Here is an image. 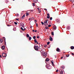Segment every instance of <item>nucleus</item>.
Instances as JSON below:
<instances>
[{"mask_svg": "<svg viewBox=\"0 0 74 74\" xmlns=\"http://www.w3.org/2000/svg\"><path fill=\"white\" fill-rule=\"evenodd\" d=\"M21 25L22 26H24V24L23 23H22V24H21Z\"/></svg>", "mask_w": 74, "mask_h": 74, "instance_id": "c9c22d12", "label": "nucleus"}, {"mask_svg": "<svg viewBox=\"0 0 74 74\" xmlns=\"http://www.w3.org/2000/svg\"><path fill=\"white\" fill-rule=\"evenodd\" d=\"M41 23L42 24V25H44V23H43V22L41 21Z\"/></svg>", "mask_w": 74, "mask_h": 74, "instance_id": "393cba45", "label": "nucleus"}, {"mask_svg": "<svg viewBox=\"0 0 74 74\" xmlns=\"http://www.w3.org/2000/svg\"><path fill=\"white\" fill-rule=\"evenodd\" d=\"M63 58V56L61 57V59H62Z\"/></svg>", "mask_w": 74, "mask_h": 74, "instance_id": "37998d69", "label": "nucleus"}, {"mask_svg": "<svg viewBox=\"0 0 74 74\" xmlns=\"http://www.w3.org/2000/svg\"><path fill=\"white\" fill-rule=\"evenodd\" d=\"M17 16H19V14H17Z\"/></svg>", "mask_w": 74, "mask_h": 74, "instance_id": "680f3d73", "label": "nucleus"}, {"mask_svg": "<svg viewBox=\"0 0 74 74\" xmlns=\"http://www.w3.org/2000/svg\"><path fill=\"white\" fill-rule=\"evenodd\" d=\"M43 53V57L45 58H46V57H47V53L46 52H45L44 53Z\"/></svg>", "mask_w": 74, "mask_h": 74, "instance_id": "f03ea898", "label": "nucleus"}, {"mask_svg": "<svg viewBox=\"0 0 74 74\" xmlns=\"http://www.w3.org/2000/svg\"><path fill=\"white\" fill-rule=\"evenodd\" d=\"M0 42H1V43L2 42H3V39L1 38L0 39Z\"/></svg>", "mask_w": 74, "mask_h": 74, "instance_id": "f8f14e48", "label": "nucleus"}, {"mask_svg": "<svg viewBox=\"0 0 74 74\" xmlns=\"http://www.w3.org/2000/svg\"><path fill=\"white\" fill-rule=\"evenodd\" d=\"M56 72H58V71H59V70H56Z\"/></svg>", "mask_w": 74, "mask_h": 74, "instance_id": "c03bdc74", "label": "nucleus"}, {"mask_svg": "<svg viewBox=\"0 0 74 74\" xmlns=\"http://www.w3.org/2000/svg\"><path fill=\"white\" fill-rule=\"evenodd\" d=\"M2 55L3 57H6V56H7V54L5 53H3Z\"/></svg>", "mask_w": 74, "mask_h": 74, "instance_id": "20e7f679", "label": "nucleus"}, {"mask_svg": "<svg viewBox=\"0 0 74 74\" xmlns=\"http://www.w3.org/2000/svg\"><path fill=\"white\" fill-rule=\"evenodd\" d=\"M32 4H33V6H35V4L34 3H33Z\"/></svg>", "mask_w": 74, "mask_h": 74, "instance_id": "e433bc0d", "label": "nucleus"}, {"mask_svg": "<svg viewBox=\"0 0 74 74\" xmlns=\"http://www.w3.org/2000/svg\"><path fill=\"white\" fill-rule=\"evenodd\" d=\"M34 32H37V30H35V31Z\"/></svg>", "mask_w": 74, "mask_h": 74, "instance_id": "13d9d810", "label": "nucleus"}, {"mask_svg": "<svg viewBox=\"0 0 74 74\" xmlns=\"http://www.w3.org/2000/svg\"><path fill=\"white\" fill-rule=\"evenodd\" d=\"M73 2H74V1H73Z\"/></svg>", "mask_w": 74, "mask_h": 74, "instance_id": "774afa93", "label": "nucleus"}, {"mask_svg": "<svg viewBox=\"0 0 74 74\" xmlns=\"http://www.w3.org/2000/svg\"><path fill=\"white\" fill-rule=\"evenodd\" d=\"M15 0H13V1H14Z\"/></svg>", "mask_w": 74, "mask_h": 74, "instance_id": "69168bd1", "label": "nucleus"}, {"mask_svg": "<svg viewBox=\"0 0 74 74\" xmlns=\"http://www.w3.org/2000/svg\"><path fill=\"white\" fill-rule=\"evenodd\" d=\"M69 1H71V0H69Z\"/></svg>", "mask_w": 74, "mask_h": 74, "instance_id": "e2e57ef3", "label": "nucleus"}, {"mask_svg": "<svg viewBox=\"0 0 74 74\" xmlns=\"http://www.w3.org/2000/svg\"><path fill=\"white\" fill-rule=\"evenodd\" d=\"M22 27H24V28L25 27H24V26H23Z\"/></svg>", "mask_w": 74, "mask_h": 74, "instance_id": "052dcab7", "label": "nucleus"}, {"mask_svg": "<svg viewBox=\"0 0 74 74\" xmlns=\"http://www.w3.org/2000/svg\"><path fill=\"white\" fill-rule=\"evenodd\" d=\"M31 27H32V26H31Z\"/></svg>", "mask_w": 74, "mask_h": 74, "instance_id": "0e129e2a", "label": "nucleus"}, {"mask_svg": "<svg viewBox=\"0 0 74 74\" xmlns=\"http://www.w3.org/2000/svg\"><path fill=\"white\" fill-rule=\"evenodd\" d=\"M47 22H48V21H49V20L47 19L46 20Z\"/></svg>", "mask_w": 74, "mask_h": 74, "instance_id": "49530a36", "label": "nucleus"}, {"mask_svg": "<svg viewBox=\"0 0 74 74\" xmlns=\"http://www.w3.org/2000/svg\"><path fill=\"white\" fill-rule=\"evenodd\" d=\"M71 55H74V54L73 53H72Z\"/></svg>", "mask_w": 74, "mask_h": 74, "instance_id": "864d4df0", "label": "nucleus"}, {"mask_svg": "<svg viewBox=\"0 0 74 74\" xmlns=\"http://www.w3.org/2000/svg\"><path fill=\"white\" fill-rule=\"evenodd\" d=\"M37 9L38 10V11H39V10H40V8H38Z\"/></svg>", "mask_w": 74, "mask_h": 74, "instance_id": "3c124183", "label": "nucleus"}, {"mask_svg": "<svg viewBox=\"0 0 74 74\" xmlns=\"http://www.w3.org/2000/svg\"><path fill=\"white\" fill-rule=\"evenodd\" d=\"M29 13H26V16H28V15H29Z\"/></svg>", "mask_w": 74, "mask_h": 74, "instance_id": "4be33fe9", "label": "nucleus"}, {"mask_svg": "<svg viewBox=\"0 0 74 74\" xmlns=\"http://www.w3.org/2000/svg\"><path fill=\"white\" fill-rule=\"evenodd\" d=\"M49 40H50V41H53V39L52 38V37H50L49 38Z\"/></svg>", "mask_w": 74, "mask_h": 74, "instance_id": "6e6552de", "label": "nucleus"}, {"mask_svg": "<svg viewBox=\"0 0 74 74\" xmlns=\"http://www.w3.org/2000/svg\"><path fill=\"white\" fill-rule=\"evenodd\" d=\"M26 37H29V35L28 34H27Z\"/></svg>", "mask_w": 74, "mask_h": 74, "instance_id": "aec40b11", "label": "nucleus"}, {"mask_svg": "<svg viewBox=\"0 0 74 74\" xmlns=\"http://www.w3.org/2000/svg\"><path fill=\"white\" fill-rule=\"evenodd\" d=\"M63 71L62 70H61V72H60V73L61 74H63Z\"/></svg>", "mask_w": 74, "mask_h": 74, "instance_id": "dca6fc26", "label": "nucleus"}, {"mask_svg": "<svg viewBox=\"0 0 74 74\" xmlns=\"http://www.w3.org/2000/svg\"><path fill=\"white\" fill-rule=\"evenodd\" d=\"M61 68L62 69H64L63 66H61Z\"/></svg>", "mask_w": 74, "mask_h": 74, "instance_id": "7c9ffc66", "label": "nucleus"}, {"mask_svg": "<svg viewBox=\"0 0 74 74\" xmlns=\"http://www.w3.org/2000/svg\"><path fill=\"white\" fill-rule=\"evenodd\" d=\"M5 49V46H3L2 47V50H4Z\"/></svg>", "mask_w": 74, "mask_h": 74, "instance_id": "1a4fd4ad", "label": "nucleus"}, {"mask_svg": "<svg viewBox=\"0 0 74 74\" xmlns=\"http://www.w3.org/2000/svg\"><path fill=\"white\" fill-rule=\"evenodd\" d=\"M29 40H32V37H31L30 36L29 37Z\"/></svg>", "mask_w": 74, "mask_h": 74, "instance_id": "6ab92c4d", "label": "nucleus"}, {"mask_svg": "<svg viewBox=\"0 0 74 74\" xmlns=\"http://www.w3.org/2000/svg\"><path fill=\"white\" fill-rule=\"evenodd\" d=\"M45 29H49V28H48V27H45Z\"/></svg>", "mask_w": 74, "mask_h": 74, "instance_id": "bb28decb", "label": "nucleus"}, {"mask_svg": "<svg viewBox=\"0 0 74 74\" xmlns=\"http://www.w3.org/2000/svg\"><path fill=\"white\" fill-rule=\"evenodd\" d=\"M49 43H50L49 42H48L47 43V45H49Z\"/></svg>", "mask_w": 74, "mask_h": 74, "instance_id": "c85d7f7f", "label": "nucleus"}, {"mask_svg": "<svg viewBox=\"0 0 74 74\" xmlns=\"http://www.w3.org/2000/svg\"><path fill=\"white\" fill-rule=\"evenodd\" d=\"M70 48L71 49H74V47L73 46H72Z\"/></svg>", "mask_w": 74, "mask_h": 74, "instance_id": "9b49d317", "label": "nucleus"}, {"mask_svg": "<svg viewBox=\"0 0 74 74\" xmlns=\"http://www.w3.org/2000/svg\"><path fill=\"white\" fill-rule=\"evenodd\" d=\"M51 25H48V27H51Z\"/></svg>", "mask_w": 74, "mask_h": 74, "instance_id": "f704fd0d", "label": "nucleus"}, {"mask_svg": "<svg viewBox=\"0 0 74 74\" xmlns=\"http://www.w3.org/2000/svg\"><path fill=\"white\" fill-rule=\"evenodd\" d=\"M7 25L8 26H11V25Z\"/></svg>", "mask_w": 74, "mask_h": 74, "instance_id": "09e8293b", "label": "nucleus"}, {"mask_svg": "<svg viewBox=\"0 0 74 74\" xmlns=\"http://www.w3.org/2000/svg\"><path fill=\"white\" fill-rule=\"evenodd\" d=\"M54 56H55V58H56V55H55Z\"/></svg>", "mask_w": 74, "mask_h": 74, "instance_id": "8fccbe9b", "label": "nucleus"}, {"mask_svg": "<svg viewBox=\"0 0 74 74\" xmlns=\"http://www.w3.org/2000/svg\"><path fill=\"white\" fill-rule=\"evenodd\" d=\"M34 41L35 43H37V44H38V42H37L36 39H34Z\"/></svg>", "mask_w": 74, "mask_h": 74, "instance_id": "0eeeda50", "label": "nucleus"}, {"mask_svg": "<svg viewBox=\"0 0 74 74\" xmlns=\"http://www.w3.org/2000/svg\"><path fill=\"white\" fill-rule=\"evenodd\" d=\"M21 29L23 31V28H22V27H21Z\"/></svg>", "mask_w": 74, "mask_h": 74, "instance_id": "473e14b6", "label": "nucleus"}, {"mask_svg": "<svg viewBox=\"0 0 74 74\" xmlns=\"http://www.w3.org/2000/svg\"><path fill=\"white\" fill-rule=\"evenodd\" d=\"M38 1H37V0H33L34 2L35 3H37Z\"/></svg>", "mask_w": 74, "mask_h": 74, "instance_id": "2eb2a0df", "label": "nucleus"}, {"mask_svg": "<svg viewBox=\"0 0 74 74\" xmlns=\"http://www.w3.org/2000/svg\"><path fill=\"white\" fill-rule=\"evenodd\" d=\"M49 60L48 58H47L46 59V62H48V61H49Z\"/></svg>", "mask_w": 74, "mask_h": 74, "instance_id": "f3484780", "label": "nucleus"}, {"mask_svg": "<svg viewBox=\"0 0 74 74\" xmlns=\"http://www.w3.org/2000/svg\"><path fill=\"white\" fill-rule=\"evenodd\" d=\"M0 57L1 58V56L0 54Z\"/></svg>", "mask_w": 74, "mask_h": 74, "instance_id": "4d7b16f0", "label": "nucleus"}, {"mask_svg": "<svg viewBox=\"0 0 74 74\" xmlns=\"http://www.w3.org/2000/svg\"><path fill=\"white\" fill-rule=\"evenodd\" d=\"M51 62L52 64V65L53 66H54V65H53V60H52L51 61Z\"/></svg>", "mask_w": 74, "mask_h": 74, "instance_id": "9d476101", "label": "nucleus"}, {"mask_svg": "<svg viewBox=\"0 0 74 74\" xmlns=\"http://www.w3.org/2000/svg\"><path fill=\"white\" fill-rule=\"evenodd\" d=\"M3 40H5V37H3Z\"/></svg>", "mask_w": 74, "mask_h": 74, "instance_id": "a878e982", "label": "nucleus"}, {"mask_svg": "<svg viewBox=\"0 0 74 74\" xmlns=\"http://www.w3.org/2000/svg\"><path fill=\"white\" fill-rule=\"evenodd\" d=\"M44 47H45V48H46V47H47V45H45Z\"/></svg>", "mask_w": 74, "mask_h": 74, "instance_id": "a19ab883", "label": "nucleus"}, {"mask_svg": "<svg viewBox=\"0 0 74 74\" xmlns=\"http://www.w3.org/2000/svg\"><path fill=\"white\" fill-rule=\"evenodd\" d=\"M30 19H31V18H29V21H30Z\"/></svg>", "mask_w": 74, "mask_h": 74, "instance_id": "5fc2aeb1", "label": "nucleus"}, {"mask_svg": "<svg viewBox=\"0 0 74 74\" xmlns=\"http://www.w3.org/2000/svg\"><path fill=\"white\" fill-rule=\"evenodd\" d=\"M67 29H68V30L70 29V26H67Z\"/></svg>", "mask_w": 74, "mask_h": 74, "instance_id": "ddd939ff", "label": "nucleus"}, {"mask_svg": "<svg viewBox=\"0 0 74 74\" xmlns=\"http://www.w3.org/2000/svg\"><path fill=\"white\" fill-rule=\"evenodd\" d=\"M69 54L66 55V58H67L68 57H69Z\"/></svg>", "mask_w": 74, "mask_h": 74, "instance_id": "412c9836", "label": "nucleus"}, {"mask_svg": "<svg viewBox=\"0 0 74 74\" xmlns=\"http://www.w3.org/2000/svg\"><path fill=\"white\" fill-rule=\"evenodd\" d=\"M14 23L15 25H17V23L16 22H14Z\"/></svg>", "mask_w": 74, "mask_h": 74, "instance_id": "2f4dec72", "label": "nucleus"}, {"mask_svg": "<svg viewBox=\"0 0 74 74\" xmlns=\"http://www.w3.org/2000/svg\"><path fill=\"white\" fill-rule=\"evenodd\" d=\"M57 21L58 22H59V21H59V19H57Z\"/></svg>", "mask_w": 74, "mask_h": 74, "instance_id": "cd10ccee", "label": "nucleus"}, {"mask_svg": "<svg viewBox=\"0 0 74 74\" xmlns=\"http://www.w3.org/2000/svg\"><path fill=\"white\" fill-rule=\"evenodd\" d=\"M25 15L24 14L23 16H22L21 18H25Z\"/></svg>", "mask_w": 74, "mask_h": 74, "instance_id": "a211bd4d", "label": "nucleus"}, {"mask_svg": "<svg viewBox=\"0 0 74 74\" xmlns=\"http://www.w3.org/2000/svg\"><path fill=\"white\" fill-rule=\"evenodd\" d=\"M34 48L36 51H38V50L39 48L38 47V46H35L34 47Z\"/></svg>", "mask_w": 74, "mask_h": 74, "instance_id": "f257e3e1", "label": "nucleus"}, {"mask_svg": "<svg viewBox=\"0 0 74 74\" xmlns=\"http://www.w3.org/2000/svg\"><path fill=\"white\" fill-rule=\"evenodd\" d=\"M51 35H52V36H54V34H53V32H51Z\"/></svg>", "mask_w": 74, "mask_h": 74, "instance_id": "5701e85b", "label": "nucleus"}, {"mask_svg": "<svg viewBox=\"0 0 74 74\" xmlns=\"http://www.w3.org/2000/svg\"><path fill=\"white\" fill-rule=\"evenodd\" d=\"M65 59H66V57L65 58Z\"/></svg>", "mask_w": 74, "mask_h": 74, "instance_id": "338daca9", "label": "nucleus"}, {"mask_svg": "<svg viewBox=\"0 0 74 74\" xmlns=\"http://www.w3.org/2000/svg\"><path fill=\"white\" fill-rule=\"evenodd\" d=\"M36 27H38V24H37V23L36 24Z\"/></svg>", "mask_w": 74, "mask_h": 74, "instance_id": "58836bf2", "label": "nucleus"}, {"mask_svg": "<svg viewBox=\"0 0 74 74\" xmlns=\"http://www.w3.org/2000/svg\"><path fill=\"white\" fill-rule=\"evenodd\" d=\"M5 45H6V42H5Z\"/></svg>", "mask_w": 74, "mask_h": 74, "instance_id": "de8ad7c7", "label": "nucleus"}, {"mask_svg": "<svg viewBox=\"0 0 74 74\" xmlns=\"http://www.w3.org/2000/svg\"><path fill=\"white\" fill-rule=\"evenodd\" d=\"M53 30H56V27L55 26H53Z\"/></svg>", "mask_w": 74, "mask_h": 74, "instance_id": "4468645a", "label": "nucleus"}, {"mask_svg": "<svg viewBox=\"0 0 74 74\" xmlns=\"http://www.w3.org/2000/svg\"><path fill=\"white\" fill-rule=\"evenodd\" d=\"M34 19V17H32L31 18V19Z\"/></svg>", "mask_w": 74, "mask_h": 74, "instance_id": "a18cd8bd", "label": "nucleus"}, {"mask_svg": "<svg viewBox=\"0 0 74 74\" xmlns=\"http://www.w3.org/2000/svg\"><path fill=\"white\" fill-rule=\"evenodd\" d=\"M15 19L16 21H19V19L16 18Z\"/></svg>", "mask_w": 74, "mask_h": 74, "instance_id": "ea45409f", "label": "nucleus"}, {"mask_svg": "<svg viewBox=\"0 0 74 74\" xmlns=\"http://www.w3.org/2000/svg\"><path fill=\"white\" fill-rule=\"evenodd\" d=\"M47 18L49 19V18H50V15L49 14L47 13Z\"/></svg>", "mask_w": 74, "mask_h": 74, "instance_id": "39448f33", "label": "nucleus"}, {"mask_svg": "<svg viewBox=\"0 0 74 74\" xmlns=\"http://www.w3.org/2000/svg\"><path fill=\"white\" fill-rule=\"evenodd\" d=\"M50 19L51 20H52V17H50Z\"/></svg>", "mask_w": 74, "mask_h": 74, "instance_id": "72a5a7b5", "label": "nucleus"}, {"mask_svg": "<svg viewBox=\"0 0 74 74\" xmlns=\"http://www.w3.org/2000/svg\"><path fill=\"white\" fill-rule=\"evenodd\" d=\"M56 51H57V52H60V50L58 48L57 49Z\"/></svg>", "mask_w": 74, "mask_h": 74, "instance_id": "423d86ee", "label": "nucleus"}, {"mask_svg": "<svg viewBox=\"0 0 74 74\" xmlns=\"http://www.w3.org/2000/svg\"><path fill=\"white\" fill-rule=\"evenodd\" d=\"M44 24L45 26H47V25H48V23L46 20L44 21Z\"/></svg>", "mask_w": 74, "mask_h": 74, "instance_id": "7ed1b4c3", "label": "nucleus"}, {"mask_svg": "<svg viewBox=\"0 0 74 74\" xmlns=\"http://www.w3.org/2000/svg\"><path fill=\"white\" fill-rule=\"evenodd\" d=\"M25 30H26V28H24V29H23V31H25Z\"/></svg>", "mask_w": 74, "mask_h": 74, "instance_id": "79ce46f5", "label": "nucleus"}, {"mask_svg": "<svg viewBox=\"0 0 74 74\" xmlns=\"http://www.w3.org/2000/svg\"><path fill=\"white\" fill-rule=\"evenodd\" d=\"M34 32V30H33V32Z\"/></svg>", "mask_w": 74, "mask_h": 74, "instance_id": "bf43d9fd", "label": "nucleus"}, {"mask_svg": "<svg viewBox=\"0 0 74 74\" xmlns=\"http://www.w3.org/2000/svg\"><path fill=\"white\" fill-rule=\"evenodd\" d=\"M38 11H39V13H40V12H41V10H39Z\"/></svg>", "mask_w": 74, "mask_h": 74, "instance_id": "4c0bfd02", "label": "nucleus"}, {"mask_svg": "<svg viewBox=\"0 0 74 74\" xmlns=\"http://www.w3.org/2000/svg\"><path fill=\"white\" fill-rule=\"evenodd\" d=\"M45 10H46V11H47V9H44Z\"/></svg>", "mask_w": 74, "mask_h": 74, "instance_id": "6e6d98bb", "label": "nucleus"}, {"mask_svg": "<svg viewBox=\"0 0 74 74\" xmlns=\"http://www.w3.org/2000/svg\"><path fill=\"white\" fill-rule=\"evenodd\" d=\"M34 22H37V20H35Z\"/></svg>", "mask_w": 74, "mask_h": 74, "instance_id": "603ef678", "label": "nucleus"}, {"mask_svg": "<svg viewBox=\"0 0 74 74\" xmlns=\"http://www.w3.org/2000/svg\"><path fill=\"white\" fill-rule=\"evenodd\" d=\"M37 38H40V36H38L37 37Z\"/></svg>", "mask_w": 74, "mask_h": 74, "instance_id": "c756f323", "label": "nucleus"}, {"mask_svg": "<svg viewBox=\"0 0 74 74\" xmlns=\"http://www.w3.org/2000/svg\"><path fill=\"white\" fill-rule=\"evenodd\" d=\"M36 37L35 36H34L33 37V39H36Z\"/></svg>", "mask_w": 74, "mask_h": 74, "instance_id": "b1692460", "label": "nucleus"}]
</instances>
